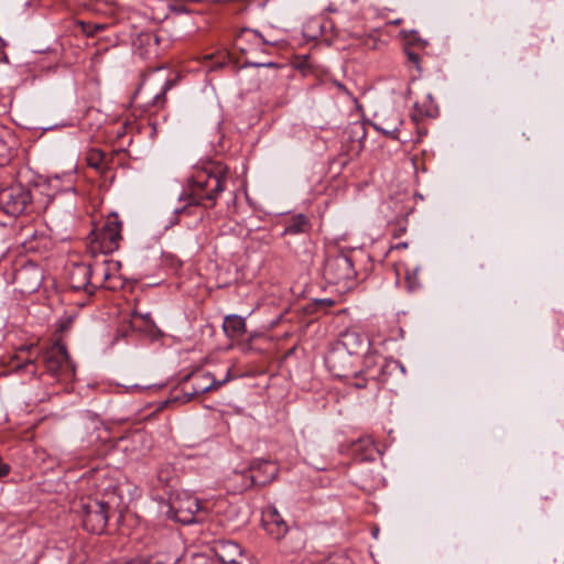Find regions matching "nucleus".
<instances>
[{"label": "nucleus", "instance_id": "1", "mask_svg": "<svg viewBox=\"0 0 564 564\" xmlns=\"http://www.w3.org/2000/svg\"><path fill=\"white\" fill-rule=\"evenodd\" d=\"M228 167L215 163L209 169L198 171L193 176L192 200L195 204L213 207L227 187Z\"/></svg>", "mask_w": 564, "mask_h": 564}, {"label": "nucleus", "instance_id": "2", "mask_svg": "<svg viewBox=\"0 0 564 564\" xmlns=\"http://www.w3.org/2000/svg\"><path fill=\"white\" fill-rule=\"evenodd\" d=\"M73 510L82 518L83 527L101 534L108 523V502L98 497L84 496L74 502Z\"/></svg>", "mask_w": 564, "mask_h": 564}, {"label": "nucleus", "instance_id": "3", "mask_svg": "<svg viewBox=\"0 0 564 564\" xmlns=\"http://www.w3.org/2000/svg\"><path fill=\"white\" fill-rule=\"evenodd\" d=\"M324 276L329 283L350 288L356 278L351 259L344 253L327 258L324 265Z\"/></svg>", "mask_w": 564, "mask_h": 564}, {"label": "nucleus", "instance_id": "4", "mask_svg": "<svg viewBox=\"0 0 564 564\" xmlns=\"http://www.w3.org/2000/svg\"><path fill=\"white\" fill-rule=\"evenodd\" d=\"M205 512L203 503L194 496L186 492L172 500L167 516L183 524H192L200 519L197 514Z\"/></svg>", "mask_w": 564, "mask_h": 564}, {"label": "nucleus", "instance_id": "5", "mask_svg": "<svg viewBox=\"0 0 564 564\" xmlns=\"http://www.w3.org/2000/svg\"><path fill=\"white\" fill-rule=\"evenodd\" d=\"M122 223L119 220L117 214H110L99 232L96 235L94 248L98 249L101 253H112L119 249Z\"/></svg>", "mask_w": 564, "mask_h": 564}, {"label": "nucleus", "instance_id": "6", "mask_svg": "<svg viewBox=\"0 0 564 564\" xmlns=\"http://www.w3.org/2000/svg\"><path fill=\"white\" fill-rule=\"evenodd\" d=\"M44 279L43 270L34 262H26L14 273V283L18 290L23 294L35 292Z\"/></svg>", "mask_w": 564, "mask_h": 564}, {"label": "nucleus", "instance_id": "7", "mask_svg": "<svg viewBox=\"0 0 564 564\" xmlns=\"http://www.w3.org/2000/svg\"><path fill=\"white\" fill-rule=\"evenodd\" d=\"M31 202L30 192L21 185L7 187L0 192V203L6 213L19 215L25 210Z\"/></svg>", "mask_w": 564, "mask_h": 564}, {"label": "nucleus", "instance_id": "8", "mask_svg": "<svg viewBox=\"0 0 564 564\" xmlns=\"http://www.w3.org/2000/svg\"><path fill=\"white\" fill-rule=\"evenodd\" d=\"M42 361L46 371L53 376H56L64 368L74 371L66 347L58 341L42 352Z\"/></svg>", "mask_w": 564, "mask_h": 564}, {"label": "nucleus", "instance_id": "9", "mask_svg": "<svg viewBox=\"0 0 564 564\" xmlns=\"http://www.w3.org/2000/svg\"><path fill=\"white\" fill-rule=\"evenodd\" d=\"M403 120L399 111L395 109H382L380 112H377L373 118V128L383 133L387 137H390L393 140L399 139L400 127L402 126Z\"/></svg>", "mask_w": 564, "mask_h": 564}, {"label": "nucleus", "instance_id": "10", "mask_svg": "<svg viewBox=\"0 0 564 564\" xmlns=\"http://www.w3.org/2000/svg\"><path fill=\"white\" fill-rule=\"evenodd\" d=\"M262 527L268 535L275 541H282L288 532L289 525L274 506H269L262 511Z\"/></svg>", "mask_w": 564, "mask_h": 564}, {"label": "nucleus", "instance_id": "11", "mask_svg": "<svg viewBox=\"0 0 564 564\" xmlns=\"http://www.w3.org/2000/svg\"><path fill=\"white\" fill-rule=\"evenodd\" d=\"M250 471L251 474L246 476L249 480L248 484H245L246 488L251 486H265L271 482L278 474V467L272 462L257 459L251 463Z\"/></svg>", "mask_w": 564, "mask_h": 564}, {"label": "nucleus", "instance_id": "12", "mask_svg": "<svg viewBox=\"0 0 564 564\" xmlns=\"http://www.w3.org/2000/svg\"><path fill=\"white\" fill-rule=\"evenodd\" d=\"M267 44L273 45L274 43L264 39L260 32L249 28L241 29L235 37V46L242 53Z\"/></svg>", "mask_w": 564, "mask_h": 564}, {"label": "nucleus", "instance_id": "13", "mask_svg": "<svg viewBox=\"0 0 564 564\" xmlns=\"http://www.w3.org/2000/svg\"><path fill=\"white\" fill-rule=\"evenodd\" d=\"M215 379L209 372H197L189 376L184 382L183 390L188 395V400L213 389Z\"/></svg>", "mask_w": 564, "mask_h": 564}, {"label": "nucleus", "instance_id": "14", "mask_svg": "<svg viewBox=\"0 0 564 564\" xmlns=\"http://www.w3.org/2000/svg\"><path fill=\"white\" fill-rule=\"evenodd\" d=\"M326 364L334 376L338 378L351 377L352 357L341 350H333L326 356Z\"/></svg>", "mask_w": 564, "mask_h": 564}, {"label": "nucleus", "instance_id": "15", "mask_svg": "<svg viewBox=\"0 0 564 564\" xmlns=\"http://www.w3.org/2000/svg\"><path fill=\"white\" fill-rule=\"evenodd\" d=\"M173 564H239L236 558L226 561L224 556L205 553H185L181 557L172 556Z\"/></svg>", "mask_w": 564, "mask_h": 564}, {"label": "nucleus", "instance_id": "16", "mask_svg": "<svg viewBox=\"0 0 564 564\" xmlns=\"http://www.w3.org/2000/svg\"><path fill=\"white\" fill-rule=\"evenodd\" d=\"M365 345L366 340L360 334L357 332H346L341 334L334 349L341 350L351 358L352 355L359 354Z\"/></svg>", "mask_w": 564, "mask_h": 564}, {"label": "nucleus", "instance_id": "17", "mask_svg": "<svg viewBox=\"0 0 564 564\" xmlns=\"http://www.w3.org/2000/svg\"><path fill=\"white\" fill-rule=\"evenodd\" d=\"M223 329L231 339L241 338L246 333V321L238 315H228L225 317Z\"/></svg>", "mask_w": 564, "mask_h": 564}, {"label": "nucleus", "instance_id": "18", "mask_svg": "<svg viewBox=\"0 0 564 564\" xmlns=\"http://www.w3.org/2000/svg\"><path fill=\"white\" fill-rule=\"evenodd\" d=\"M280 551L284 554H294L304 547V538L301 532H292L285 540L280 541Z\"/></svg>", "mask_w": 564, "mask_h": 564}, {"label": "nucleus", "instance_id": "19", "mask_svg": "<svg viewBox=\"0 0 564 564\" xmlns=\"http://www.w3.org/2000/svg\"><path fill=\"white\" fill-rule=\"evenodd\" d=\"M310 224L306 216L299 214L292 217L285 226L284 234L297 235L308 230Z\"/></svg>", "mask_w": 564, "mask_h": 564}, {"label": "nucleus", "instance_id": "20", "mask_svg": "<svg viewBox=\"0 0 564 564\" xmlns=\"http://www.w3.org/2000/svg\"><path fill=\"white\" fill-rule=\"evenodd\" d=\"M426 99L429 102L424 101L421 105L419 101H416L414 104V109H415V111L419 112V113L413 115L414 120H419L422 117H432L433 116V113H434L433 100L430 95L426 96Z\"/></svg>", "mask_w": 564, "mask_h": 564}, {"label": "nucleus", "instance_id": "21", "mask_svg": "<svg viewBox=\"0 0 564 564\" xmlns=\"http://www.w3.org/2000/svg\"><path fill=\"white\" fill-rule=\"evenodd\" d=\"M351 376L354 378V382L351 384L357 389H364L368 386L369 379H376V373H370L369 370L359 372L351 371Z\"/></svg>", "mask_w": 564, "mask_h": 564}, {"label": "nucleus", "instance_id": "22", "mask_svg": "<svg viewBox=\"0 0 564 564\" xmlns=\"http://www.w3.org/2000/svg\"><path fill=\"white\" fill-rule=\"evenodd\" d=\"M89 166L100 170L104 163V154L99 150H91L87 155Z\"/></svg>", "mask_w": 564, "mask_h": 564}, {"label": "nucleus", "instance_id": "23", "mask_svg": "<svg viewBox=\"0 0 564 564\" xmlns=\"http://www.w3.org/2000/svg\"><path fill=\"white\" fill-rule=\"evenodd\" d=\"M172 473L173 471L170 470V468H161L158 471V478H159L160 481L167 484L170 478H171Z\"/></svg>", "mask_w": 564, "mask_h": 564}, {"label": "nucleus", "instance_id": "24", "mask_svg": "<svg viewBox=\"0 0 564 564\" xmlns=\"http://www.w3.org/2000/svg\"><path fill=\"white\" fill-rule=\"evenodd\" d=\"M406 58L409 62H411L414 65H419L420 62V55L413 51H406Z\"/></svg>", "mask_w": 564, "mask_h": 564}, {"label": "nucleus", "instance_id": "25", "mask_svg": "<svg viewBox=\"0 0 564 564\" xmlns=\"http://www.w3.org/2000/svg\"><path fill=\"white\" fill-rule=\"evenodd\" d=\"M10 468L0 459V477L8 475Z\"/></svg>", "mask_w": 564, "mask_h": 564}, {"label": "nucleus", "instance_id": "26", "mask_svg": "<svg viewBox=\"0 0 564 564\" xmlns=\"http://www.w3.org/2000/svg\"><path fill=\"white\" fill-rule=\"evenodd\" d=\"M165 89H166V88H164V89L162 90V93H161V94H158V95L154 97L153 105L158 106V105H160V104H162V102H163V96H164V94H165Z\"/></svg>", "mask_w": 564, "mask_h": 564}, {"label": "nucleus", "instance_id": "27", "mask_svg": "<svg viewBox=\"0 0 564 564\" xmlns=\"http://www.w3.org/2000/svg\"><path fill=\"white\" fill-rule=\"evenodd\" d=\"M133 315H134V316H139V317H141V318H142L144 322H147V323L152 322V321H151V314H150V313L140 314V313H138V312H134V313H133Z\"/></svg>", "mask_w": 564, "mask_h": 564}, {"label": "nucleus", "instance_id": "28", "mask_svg": "<svg viewBox=\"0 0 564 564\" xmlns=\"http://www.w3.org/2000/svg\"><path fill=\"white\" fill-rule=\"evenodd\" d=\"M96 271H101L105 279L109 278V273L105 268H97Z\"/></svg>", "mask_w": 564, "mask_h": 564}, {"label": "nucleus", "instance_id": "29", "mask_svg": "<svg viewBox=\"0 0 564 564\" xmlns=\"http://www.w3.org/2000/svg\"><path fill=\"white\" fill-rule=\"evenodd\" d=\"M406 247H408L406 242H400V243L395 245L394 247H392V249H400V248H406Z\"/></svg>", "mask_w": 564, "mask_h": 564}, {"label": "nucleus", "instance_id": "30", "mask_svg": "<svg viewBox=\"0 0 564 564\" xmlns=\"http://www.w3.org/2000/svg\"><path fill=\"white\" fill-rule=\"evenodd\" d=\"M256 66H267V67H272V66H275L274 63H262V64H254Z\"/></svg>", "mask_w": 564, "mask_h": 564}, {"label": "nucleus", "instance_id": "31", "mask_svg": "<svg viewBox=\"0 0 564 564\" xmlns=\"http://www.w3.org/2000/svg\"><path fill=\"white\" fill-rule=\"evenodd\" d=\"M230 546L234 549V551L236 553H238L240 555V550H239V546L237 544H230Z\"/></svg>", "mask_w": 564, "mask_h": 564}]
</instances>
